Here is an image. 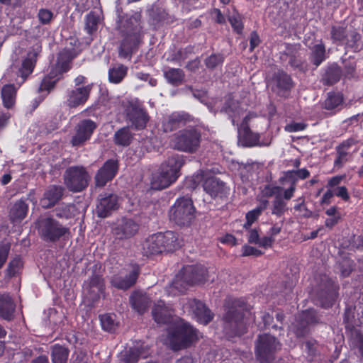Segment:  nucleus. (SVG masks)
Segmentation results:
<instances>
[{
	"instance_id": "obj_59",
	"label": "nucleus",
	"mask_w": 363,
	"mask_h": 363,
	"mask_svg": "<svg viewBox=\"0 0 363 363\" xmlns=\"http://www.w3.org/2000/svg\"><path fill=\"white\" fill-rule=\"evenodd\" d=\"M118 206H96L93 210L94 213L98 217L104 218L111 216L113 211L118 209Z\"/></svg>"
},
{
	"instance_id": "obj_18",
	"label": "nucleus",
	"mask_w": 363,
	"mask_h": 363,
	"mask_svg": "<svg viewBox=\"0 0 363 363\" xmlns=\"http://www.w3.org/2000/svg\"><path fill=\"white\" fill-rule=\"evenodd\" d=\"M84 289L92 302L98 301L100 294H104L105 291V281L103 276L93 271L89 279L84 282Z\"/></svg>"
},
{
	"instance_id": "obj_45",
	"label": "nucleus",
	"mask_w": 363,
	"mask_h": 363,
	"mask_svg": "<svg viewBox=\"0 0 363 363\" xmlns=\"http://www.w3.org/2000/svg\"><path fill=\"white\" fill-rule=\"evenodd\" d=\"M69 350L67 347L56 344L51 347L52 363H67Z\"/></svg>"
},
{
	"instance_id": "obj_9",
	"label": "nucleus",
	"mask_w": 363,
	"mask_h": 363,
	"mask_svg": "<svg viewBox=\"0 0 363 363\" xmlns=\"http://www.w3.org/2000/svg\"><path fill=\"white\" fill-rule=\"evenodd\" d=\"M201 134L196 128H185L177 133L172 140L174 149L194 153L200 147Z\"/></svg>"
},
{
	"instance_id": "obj_62",
	"label": "nucleus",
	"mask_w": 363,
	"mask_h": 363,
	"mask_svg": "<svg viewBox=\"0 0 363 363\" xmlns=\"http://www.w3.org/2000/svg\"><path fill=\"white\" fill-rule=\"evenodd\" d=\"M118 199L116 194L106 191L99 195V204H118Z\"/></svg>"
},
{
	"instance_id": "obj_39",
	"label": "nucleus",
	"mask_w": 363,
	"mask_h": 363,
	"mask_svg": "<svg viewBox=\"0 0 363 363\" xmlns=\"http://www.w3.org/2000/svg\"><path fill=\"white\" fill-rule=\"evenodd\" d=\"M62 78L55 72L50 70L49 74L45 75L42 79L38 88V92L47 91V94H49Z\"/></svg>"
},
{
	"instance_id": "obj_24",
	"label": "nucleus",
	"mask_w": 363,
	"mask_h": 363,
	"mask_svg": "<svg viewBox=\"0 0 363 363\" xmlns=\"http://www.w3.org/2000/svg\"><path fill=\"white\" fill-rule=\"evenodd\" d=\"M304 352L306 354L308 361L319 363V360L325 354V347L314 338L306 340L303 344Z\"/></svg>"
},
{
	"instance_id": "obj_12",
	"label": "nucleus",
	"mask_w": 363,
	"mask_h": 363,
	"mask_svg": "<svg viewBox=\"0 0 363 363\" xmlns=\"http://www.w3.org/2000/svg\"><path fill=\"white\" fill-rule=\"evenodd\" d=\"M337 296L336 287L330 281L327 280L315 289L313 298L316 305L328 308L333 305Z\"/></svg>"
},
{
	"instance_id": "obj_61",
	"label": "nucleus",
	"mask_w": 363,
	"mask_h": 363,
	"mask_svg": "<svg viewBox=\"0 0 363 363\" xmlns=\"http://www.w3.org/2000/svg\"><path fill=\"white\" fill-rule=\"evenodd\" d=\"M236 109H237V104H236L235 100L231 97H229L228 99H227L225 101L223 106L221 108L222 112H224V113L228 114L229 116L232 118L231 121H232V123L233 125L235 123V120L233 118V114L235 112Z\"/></svg>"
},
{
	"instance_id": "obj_55",
	"label": "nucleus",
	"mask_w": 363,
	"mask_h": 363,
	"mask_svg": "<svg viewBox=\"0 0 363 363\" xmlns=\"http://www.w3.org/2000/svg\"><path fill=\"white\" fill-rule=\"evenodd\" d=\"M325 213L329 218L325 220V225L330 228L335 225L341 218V213L337 211L335 206H331L330 208L327 209Z\"/></svg>"
},
{
	"instance_id": "obj_41",
	"label": "nucleus",
	"mask_w": 363,
	"mask_h": 363,
	"mask_svg": "<svg viewBox=\"0 0 363 363\" xmlns=\"http://www.w3.org/2000/svg\"><path fill=\"white\" fill-rule=\"evenodd\" d=\"M133 139V134L129 126H125L119 128L115 132L113 135V142L116 145L127 147Z\"/></svg>"
},
{
	"instance_id": "obj_60",
	"label": "nucleus",
	"mask_w": 363,
	"mask_h": 363,
	"mask_svg": "<svg viewBox=\"0 0 363 363\" xmlns=\"http://www.w3.org/2000/svg\"><path fill=\"white\" fill-rule=\"evenodd\" d=\"M263 326L262 329H274V330H282V326L278 323H274V316L269 313H265L262 317Z\"/></svg>"
},
{
	"instance_id": "obj_52",
	"label": "nucleus",
	"mask_w": 363,
	"mask_h": 363,
	"mask_svg": "<svg viewBox=\"0 0 363 363\" xmlns=\"http://www.w3.org/2000/svg\"><path fill=\"white\" fill-rule=\"evenodd\" d=\"M343 70L342 75L347 79H351L354 77L356 72V61L352 57H350L347 60H342Z\"/></svg>"
},
{
	"instance_id": "obj_42",
	"label": "nucleus",
	"mask_w": 363,
	"mask_h": 363,
	"mask_svg": "<svg viewBox=\"0 0 363 363\" xmlns=\"http://www.w3.org/2000/svg\"><path fill=\"white\" fill-rule=\"evenodd\" d=\"M274 80L277 87L281 91H290L294 86L291 77L283 70L275 74Z\"/></svg>"
},
{
	"instance_id": "obj_64",
	"label": "nucleus",
	"mask_w": 363,
	"mask_h": 363,
	"mask_svg": "<svg viewBox=\"0 0 363 363\" xmlns=\"http://www.w3.org/2000/svg\"><path fill=\"white\" fill-rule=\"evenodd\" d=\"M23 266L22 260L20 257H15L10 261L7 267V272L10 277L15 276L18 270Z\"/></svg>"
},
{
	"instance_id": "obj_23",
	"label": "nucleus",
	"mask_w": 363,
	"mask_h": 363,
	"mask_svg": "<svg viewBox=\"0 0 363 363\" xmlns=\"http://www.w3.org/2000/svg\"><path fill=\"white\" fill-rule=\"evenodd\" d=\"M238 140L244 147H254L259 143V135L253 133L248 125V118L245 117L238 128Z\"/></svg>"
},
{
	"instance_id": "obj_25",
	"label": "nucleus",
	"mask_w": 363,
	"mask_h": 363,
	"mask_svg": "<svg viewBox=\"0 0 363 363\" xmlns=\"http://www.w3.org/2000/svg\"><path fill=\"white\" fill-rule=\"evenodd\" d=\"M342 76V69L337 63H328L322 69L320 82L325 86H333L340 80Z\"/></svg>"
},
{
	"instance_id": "obj_53",
	"label": "nucleus",
	"mask_w": 363,
	"mask_h": 363,
	"mask_svg": "<svg viewBox=\"0 0 363 363\" xmlns=\"http://www.w3.org/2000/svg\"><path fill=\"white\" fill-rule=\"evenodd\" d=\"M224 59L223 54L213 53L205 59L204 64L207 69L213 70L218 66L222 65Z\"/></svg>"
},
{
	"instance_id": "obj_37",
	"label": "nucleus",
	"mask_w": 363,
	"mask_h": 363,
	"mask_svg": "<svg viewBox=\"0 0 363 363\" xmlns=\"http://www.w3.org/2000/svg\"><path fill=\"white\" fill-rule=\"evenodd\" d=\"M65 189L60 185H50L45 191L43 199L48 201V204H57L63 197Z\"/></svg>"
},
{
	"instance_id": "obj_11",
	"label": "nucleus",
	"mask_w": 363,
	"mask_h": 363,
	"mask_svg": "<svg viewBox=\"0 0 363 363\" xmlns=\"http://www.w3.org/2000/svg\"><path fill=\"white\" fill-rule=\"evenodd\" d=\"M41 52L42 45L39 42L35 43L29 48L26 57L22 60L21 65L18 71V76L21 78V81L17 82L19 86L23 84L33 72Z\"/></svg>"
},
{
	"instance_id": "obj_40",
	"label": "nucleus",
	"mask_w": 363,
	"mask_h": 363,
	"mask_svg": "<svg viewBox=\"0 0 363 363\" xmlns=\"http://www.w3.org/2000/svg\"><path fill=\"white\" fill-rule=\"evenodd\" d=\"M128 70V67L123 64L111 67L108 69V81L115 84L121 83L127 76Z\"/></svg>"
},
{
	"instance_id": "obj_33",
	"label": "nucleus",
	"mask_w": 363,
	"mask_h": 363,
	"mask_svg": "<svg viewBox=\"0 0 363 363\" xmlns=\"http://www.w3.org/2000/svg\"><path fill=\"white\" fill-rule=\"evenodd\" d=\"M159 239L163 252H173L180 247L177 235L173 231L158 233Z\"/></svg>"
},
{
	"instance_id": "obj_22",
	"label": "nucleus",
	"mask_w": 363,
	"mask_h": 363,
	"mask_svg": "<svg viewBox=\"0 0 363 363\" xmlns=\"http://www.w3.org/2000/svg\"><path fill=\"white\" fill-rule=\"evenodd\" d=\"M191 121V116L185 112H173L162 123L164 133L174 131Z\"/></svg>"
},
{
	"instance_id": "obj_8",
	"label": "nucleus",
	"mask_w": 363,
	"mask_h": 363,
	"mask_svg": "<svg viewBox=\"0 0 363 363\" xmlns=\"http://www.w3.org/2000/svg\"><path fill=\"white\" fill-rule=\"evenodd\" d=\"M91 177L86 167L74 165L67 167L63 174L64 184L73 193L84 191L89 186Z\"/></svg>"
},
{
	"instance_id": "obj_20",
	"label": "nucleus",
	"mask_w": 363,
	"mask_h": 363,
	"mask_svg": "<svg viewBox=\"0 0 363 363\" xmlns=\"http://www.w3.org/2000/svg\"><path fill=\"white\" fill-rule=\"evenodd\" d=\"M189 308L196 320L203 325L208 324L214 317V313L202 301L197 299L189 301Z\"/></svg>"
},
{
	"instance_id": "obj_38",
	"label": "nucleus",
	"mask_w": 363,
	"mask_h": 363,
	"mask_svg": "<svg viewBox=\"0 0 363 363\" xmlns=\"http://www.w3.org/2000/svg\"><path fill=\"white\" fill-rule=\"evenodd\" d=\"M164 77L169 84L177 86L184 82L185 73L182 69L169 67L164 72Z\"/></svg>"
},
{
	"instance_id": "obj_46",
	"label": "nucleus",
	"mask_w": 363,
	"mask_h": 363,
	"mask_svg": "<svg viewBox=\"0 0 363 363\" xmlns=\"http://www.w3.org/2000/svg\"><path fill=\"white\" fill-rule=\"evenodd\" d=\"M184 277L186 275H184L183 270L180 271L172 281L170 288L172 290L175 289L179 293H184L189 286H192Z\"/></svg>"
},
{
	"instance_id": "obj_36",
	"label": "nucleus",
	"mask_w": 363,
	"mask_h": 363,
	"mask_svg": "<svg viewBox=\"0 0 363 363\" xmlns=\"http://www.w3.org/2000/svg\"><path fill=\"white\" fill-rule=\"evenodd\" d=\"M17 89L13 84H7L3 86L1 91V97L4 106L7 109L12 108L16 100Z\"/></svg>"
},
{
	"instance_id": "obj_56",
	"label": "nucleus",
	"mask_w": 363,
	"mask_h": 363,
	"mask_svg": "<svg viewBox=\"0 0 363 363\" xmlns=\"http://www.w3.org/2000/svg\"><path fill=\"white\" fill-rule=\"evenodd\" d=\"M289 57V64L294 69L300 68L302 66V62L300 59L296 56V50L293 45H287L286 51L283 53Z\"/></svg>"
},
{
	"instance_id": "obj_16",
	"label": "nucleus",
	"mask_w": 363,
	"mask_h": 363,
	"mask_svg": "<svg viewBox=\"0 0 363 363\" xmlns=\"http://www.w3.org/2000/svg\"><path fill=\"white\" fill-rule=\"evenodd\" d=\"M119 169V162L117 160L109 159L98 169L94 180L96 186L103 187L112 181Z\"/></svg>"
},
{
	"instance_id": "obj_44",
	"label": "nucleus",
	"mask_w": 363,
	"mask_h": 363,
	"mask_svg": "<svg viewBox=\"0 0 363 363\" xmlns=\"http://www.w3.org/2000/svg\"><path fill=\"white\" fill-rule=\"evenodd\" d=\"M344 101L343 95L339 92L330 91L323 103V108L328 111H333L342 106Z\"/></svg>"
},
{
	"instance_id": "obj_58",
	"label": "nucleus",
	"mask_w": 363,
	"mask_h": 363,
	"mask_svg": "<svg viewBox=\"0 0 363 363\" xmlns=\"http://www.w3.org/2000/svg\"><path fill=\"white\" fill-rule=\"evenodd\" d=\"M354 310L352 307H347L344 313V323L346 324V327H354L355 325L363 324V321H357L354 316Z\"/></svg>"
},
{
	"instance_id": "obj_26",
	"label": "nucleus",
	"mask_w": 363,
	"mask_h": 363,
	"mask_svg": "<svg viewBox=\"0 0 363 363\" xmlns=\"http://www.w3.org/2000/svg\"><path fill=\"white\" fill-rule=\"evenodd\" d=\"M140 270L138 265H134L130 272L124 277L120 276H114L111 280L113 286L118 289L126 290L133 286L138 279Z\"/></svg>"
},
{
	"instance_id": "obj_29",
	"label": "nucleus",
	"mask_w": 363,
	"mask_h": 363,
	"mask_svg": "<svg viewBox=\"0 0 363 363\" xmlns=\"http://www.w3.org/2000/svg\"><path fill=\"white\" fill-rule=\"evenodd\" d=\"M129 302L135 311L139 314H143L150 306L151 299L146 293L135 291L130 296Z\"/></svg>"
},
{
	"instance_id": "obj_43",
	"label": "nucleus",
	"mask_w": 363,
	"mask_h": 363,
	"mask_svg": "<svg viewBox=\"0 0 363 363\" xmlns=\"http://www.w3.org/2000/svg\"><path fill=\"white\" fill-rule=\"evenodd\" d=\"M147 354L143 347H133L125 351L121 359L122 363H137L140 358H145Z\"/></svg>"
},
{
	"instance_id": "obj_6",
	"label": "nucleus",
	"mask_w": 363,
	"mask_h": 363,
	"mask_svg": "<svg viewBox=\"0 0 363 363\" xmlns=\"http://www.w3.org/2000/svg\"><path fill=\"white\" fill-rule=\"evenodd\" d=\"M184 163L182 155L176 154L169 157L160 166L159 174L153 182L155 188L163 189L169 186L179 177L180 169Z\"/></svg>"
},
{
	"instance_id": "obj_54",
	"label": "nucleus",
	"mask_w": 363,
	"mask_h": 363,
	"mask_svg": "<svg viewBox=\"0 0 363 363\" xmlns=\"http://www.w3.org/2000/svg\"><path fill=\"white\" fill-rule=\"evenodd\" d=\"M350 346L355 350L362 359H363V334L355 332L352 335Z\"/></svg>"
},
{
	"instance_id": "obj_63",
	"label": "nucleus",
	"mask_w": 363,
	"mask_h": 363,
	"mask_svg": "<svg viewBox=\"0 0 363 363\" xmlns=\"http://www.w3.org/2000/svg\"><path fill=\"white\" fill-rule=\"evenodd\" d=\"M194 46L191 45L181 48L174 54V59L177 61H184L189 55L194 53Z\"/></svg>"
},
{
	"instance_id": "obj_49",
	"label": "nucleus",
	"mask_w": 363,
	"mask_h": 363,
	"mask_svg": "<svg viewBox=\"0 0 363 363\" xmlns=\"http://www.w3.org/2000/svg\"><path fill=\"white\" fill-rule=\"evenodd\" d=\"M28 206H13L10 209L9 217L12 223H20L26 216Z\"/></svg>"
},
{
	"instance_id": "obj_31",
	"label": "nucleus",
	"mask_w": 363,
	"mask_h": 363,
	"mask_svg": "<svg viewBox=\"0 0 363 363\" xmlns=\"http://www.w3.org/2000/svg\"><path fill=\"white\" fill-rule=\"evenodd\" d=\"M16 304L9 294H0V317L10 321L14 318Z\"/></svg>"
},
{
	"instance_id": "obj_4",
	"label": "nucleus",
	"mask_w": 363,
	"mask_h": 363,
	"mask_svg": "<svg viewBox=\"0 0 363 363\" xmlns=\"http://www.w3.org/2000/svg\"><path fill=\"white\" fill-rule=\"evenodd\" d=\"M178 319L169 328L168 339L173 350L177 351L190 347L199 339V330L184 319Z\"/></svg>"
},
{
	"instance_id": "obj_3",
	"label": "nucleus",
	"mask_w": 363,
	"mask_h": 363,
	"mask_svg": "<svg viewBox=\"0 0 363 363\" xmlns=\"http://www.w3.org/2000/svg\"><path fill=\"white\" fill-rule=\"evenodd\" d=\"M250 306L240 298L231 301L223 317V329L228 338L240 337L247 332V315Z\"/></svg>"
},
{
	"instance_id": "obj_57",
	"label": "nucleus",
	"mask_w": 363,
	"mask_h": 363,
	"mask_svg": "<svg viewBox=\"0 0 363 363\" xmlns=\"http://www.w3.org/2000/svg\"><path fill=\"white\" fill-rule=\"evenodd\" d=\"M265 206H259L257 208H256L255 209L249 211L246 214V220H247V221L243 225L244 228H245L246 230L250 229V228L251 227L252 224L255 220H257L258 217L261 215L262 211L265 208Z\"/></svg>"
},
{
	"instance_id": "obj_1",
	"label": "nucleus",
	"mask_w": 363,
	"mask_h": 363,
	"mask_svg": "<svg viewBox=\"0 0 363 363\" xmlns=\"http://www.w3.org/2000/svg\"><path fill=\"white\" fill-rule=\"evenodd\" d=\"M117 30L121 37L118 57L130 60L143 44L145 36L141 12L118 14Z\"/></svg>"
},
{
	"instance_id": "obj_19",
	"label": "nucleus",
	"mask_w": 363,
	"mask_h": 363,
	"mask_svg": "<svg viewBox=\"0 0 363 363\" xmlns=\"http://www.w3.org/2000/svg\"><path fill=\"white\" fill-rule=\"evenodd\" d=\"M91 86L86 85L68 90L67 94V106L70 108L84 106L89 98Z\"/></svg>"
},
{
	"instance_id": "obj_34",
	"label": "nucleus",
	"mask_w": 363,
	"mask_h": 363,
	"mask_svg": "<svg viewBox=\"0 0 363 363\" xmlns=\"http://www.w3.org/2000/svg\"><path fill=\"white\" fill-rule=\"evenodd\" d=\"M328 57V55L326 52V48L322 40H320L319 43L311 48L309 60L315 68L319 67Z\"/></svg>"
},
{
	"instance_id": "obj_28",
	"label": "nucleus",
	"mask_w": 363,
	"mask_h": 363,
	"mask_svg": "<svg viewBox=\"0 0 363 363\" xmlns=\"http://www.w3.org/2000/svg\"><path fill=\"white\" fill-rule=\"evenodd\" d=\"M152 315L159 324H169L175 323L178 319L174 318L171 308L165 306L164 302L159 301L152 310Z\"/></svg>"
},
{
	"instance_id": "obj_27",
	"label": "nucleus",
	"mask_w": 363,
	"mask_h": 363,
	"mask_svg": "<svg viewBox=\"0 0 363 363\" xmlns=\"http://www.w3.org/2000/svg\"><path fill=\"white\" fill-rule=\"evenodd\" d=\"M204 191L212 198L222 197L228 192V188L225 184L215 177H211L204 180L203 184Z\"/></svg>"
},
{
	"instance_id": "obj_50",
	"label": "nucleus",
	"mask_w": 363,
	"mask_h": 363,
	"mask_svg": "<svg viewBox=\"0 0 363 363\" xmlns=\"http://www.w3.org/2000/svg\"><path fill=\"white\" fill-rule=\"evenodd\" d=\"M99 16L94 11L89 12L85 17V28L87 33L91 35L98 29Z\"/></svg>"
},
{
	"instance_id": "obj_30",
	"label": "nucleus",
	"mask_w": 363,
	"mask_h": 363,
	"mask_svg": "<svg viewBox=\"0 0 363 363\" xmlns=\"http://www.w3.org/2000/svg\"><path fill=\"white\" fill-rule=\"evenodd\" d=\"M186 279L193 286L204 282L207 278V270L201 265L187 266L183 269Z\"/></svg>"
},
{
	"instance_id": "obj_47",
	"label": "nucleus",
	"mask_w": 363,
	"mask_h": 363,
	"mask_svg": "<svg viewBox=\"0 0 363 363\" xmlns=\"http://www.w3.org/2000/svg\"><path fill=\"white\" fill-rule=\"evenodd\" d=\"M347 28L342 26H332L330 38L333 43L342 45L347 38Z\"/></svg>"
},
{
	"instance_id": "obj_21",
	"label": "nucleus",
	"mask_w": 363,
	"mask_h": 363,
	"mask_svg": "<svg viewBox=\"0 0 363 363\" xmlns=\"http://www.w3.org/2000/svg\"><path fill=\"white\" fill-rule=\"evenodd\" d=\"M76 56L74 49H63L59 52L56 63L51 70L62 77L63 74L71 69V63Z\"/></svg>"
},
{
	"instance_id": "obj_17",
	"label": "nucleus",
	"mask_w": 363,
	"mask_h": 363,
	"mask_svg": "<svg viewBox=\"0 0 363 363\" xmlns=\"http://www.w3.org/2000/svg\"><path fill=\"white\" fill-rule=\"evenodd\" d=\"M194 206H172L169 218L179 226H189L195 218Z\"/></svg>"
},
{
	"instance_id": "obj_15",
	"label": "nucleus",
	"mask_w": 363,
	"mask_h": 363,
	"mask_svg": "<svg viewBox=\"0 0 363 363\" xmlns=\"http://www.w3.org/2000/svg\"><path fill=\"white\" fill-rule=\"evenodd\" d=\"M139 224L131 218H123L112 228V234L116 240H125L134 237L139 230Z\"/></svg>"
},
{
	"instance_id": "obj_51",
	"label": "nucleus",
	"mask_w": 363,
	"mask_h": 363,
	"mask_svg": "<svg viewBox=\"0 0 363 363\" xmlns=\"http://www.w3.org/2000/svg\"><path fill=\"white\" fill-rule=\"evenodd\" d=\"M102 328L109 333H113L117 328L114 314H104L99 316Z\"/></svg>"
},
{
	"instance_id": "obj_32",
	"label": "nucleus",
	"mask_w": 363,
	"mask_h": 363,
	"mask_svg": "<svg viewBox=\"0 0 363 363\" xmlns=\"http://www.w3.org/2000/svg\"><path fill=\"white\" fill-rule=\"evenodd\" d=\"M354 144V139L349 138L340 143L336 147V158L334 167L341 168L348 161L349 150Z\"/></svg>"
},
{
	"instance_id": "obj_5",
	"label": "nucleus",
	"mask_w": 363,
	"mask_h": 363,
	"mask_svg": "<svg viewBox=\"0 0 363 363\" xmlns=\"http://www.w3.org/2000/svg\"><path fill=\"white\" fill-rule=\"evenodd\" d=\"M38 235L45 242L55 243L70 237V230L51 217L40 218L35 223Z\"/></svg>"
},
{
	"instance_id": "obj_13",
	"label": "nucleus",
	"mask_w": 363,
	"mask_h": 363,
	"mask_svg": "<svg viewBox=\"0 0 363 363\" xmlns=\"http://www.w3.org/2000/svg\"><path fill=\"white\" fill-rule=\"evenodd\" d=\"M97 128V124L91 119L80 121L75 126V133L72 137L70 143L73 147H80L89 140Z\"/></svg>"
},
{
	"instance_id": "obj_35",
	"label": "nucleus",
	"mask_w": 363,
	"mask_h": 363,
	"mask_svg": "<svg viewBox=\"0 0 363 363\" xmlns=\"http://www.w3.org/2000/svg\"><path fill=\"white\" fill-rule=\"evenodd\" d=\"M158 234L149 236L143 244V254L147 257L162 252Z\"/></svg>"
},
{
	"instance_id": "obj_14",
	"label": "nucleus",
	"mask_w": 363,
	"mask_h": 363,
	"mask_svg": "<svg viewBox=\"0 0 363 363\" xmlns=\"http://www.w3.org/2000/svg\"><path fill=\"white\" fill-rule=\"evenodd\" d=\"M125 112L126 119L130 123L132 128L141 130L146 128L150 116L144 108L130 103L125 108Z\"/></svg>"
},
{
	"instance_id": "obj_2",
	"label": "nucleus",
	"mask_w": 363,
	"mask_h": 363,
	"mask_svg": "<svg viewBox=\"0 0 363 363\" xmlns=\"http://www.w3.org/2000/svg\"><path fill=\"white\" fill-rule=\"evenodd\" d=\"M309 176L310 172L306 168L284 172L283 176L279 179V182L282 186L289 184V186L284 189L280 186L264 185L259 195L262 204H269L268 199L270 198L274 199L273 204H284V201H289L294 196L298 179H305Z\"/></svg>"
},
{
	"instance_id": "obj_48",
	"label": "nucleus",
	"mask_w": 363,
	"mask_h": 363,
	"mask_svg": "<svg viewBox=\"0 0 363 363\" xmlns=\"http://www.w3.org/2000/svg\"><path fill=\"white\" fill-rule=\"evenodd\" d=\"M345 45V48H350L354 52H359L363 47L362 35L356 31L352 32L349 38H346Z\"/></svg>"
},
{
	"instance_id": "obj_7",
	"label": "nucleus",
	"mask_w": 363,
	"mask_h": 363,
	"mask_svg": "<svg viewBox=\"0 0 363 363\" xmlns=\"http://www.w3.org/2000/svg\"><path fill=\"white\" fill-rule=\"evenodd\" d=\"M322 315L315 309L309 308L298 314L289 326V333L301 339L311 333V328L322 324Z\"/></svg>"
},
{
	"instance_id": "obj_10",
	"label": "nucleus",
	"mask_w": 363,
	"mask_h": 363,
	"mask_svg": "<svg viewBox=\"0 0 363 363\" xmlns=\"http://www.w3.org/2000/svg\"><path fill=\"white\" fill-rule=\"evenodd\" d=\"M280 349L281 344L277 339L268 334L259 335L255 342V355L261 363H272Z\"/></svg>"
}]
</instances>
